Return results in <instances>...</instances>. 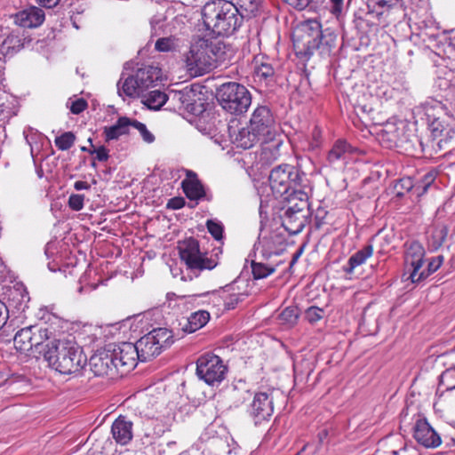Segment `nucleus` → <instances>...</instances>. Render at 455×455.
<instances>
[{"mask_svg": "<svg viewBox=\"0 0 455 455\" xmlns=\"http://www.w3.org/2000/svg\"><path fill=\"white\" fill-rule=\"evenodd\" d=\"M442 386L444 387L445 389L440 394V396H442L444 392L455 390V366L446 369L440 375L439 387ZM439 388L440 387H438L437 393L439 392Z\"/></svg>", "mask_w": 455, "mask_h": 455, "instance_id": "obj_43", "label": "nucleus"}, {"mask_svg": "<svg viewBox=\"0 0 455 455\" xmlns=\"http://www.w3.org/2000/svg\"><path fill=\"white\" fill-rule=\"evenodd\" d=\"M443 256L439 255L435 258H433L427 265V273H424L423 279L428 276L430 274L435 272L443 264Z\"/></svg>", "mask_w": 455, "mask_h": 455, "instance_id": "obj_54", "label": "nucleus"}, {"mask_svg": "<svg viewBox=\"0 0 455 455\" xmlns=\"http://www.w3.org/2000/svg\"><path fill=\"white\" fill-rule=\"evenodd\" d=\"M254 393L251 392L244 382L239 381L234 385L228 391V400L230 407L239 408L245 403H250Z\"/></svg>", "mask_w": 455, "mask_h": 455, "instance_id": "obj_28", "label": "nucleus"}, {"mask_svg": "<svg viewBox=\"0 0 455 455\" xmlns=\"http://www.w3.org/2000/svg\"><path fill=\"white\" fill-rule=\"evenodd\" d=\"M128 117L121 116L117 119L116 123L112 126H106L104 128V134L106 141L117 140L120 136L129 133L127 129Z\"/></svg>", "mask_w": 455, "mask_h": 455, "instance_id": "obj_34", "label": "nucleus"}, {"mask_svg": "<svg viewBox=\"0 0 455 455\" xmlns=\"http://www.w3.org/2000/svg\"><path fill=\"white\" fill-rule=\"evenodd\" d=\"M353 148L345 140H337L328 153L329 164H334L339 161L346 162L352 154Z\"/></svg>", "mask_w": 455, "mask_h": 455, "instance_id": "obj_30", "label": "nucleus"}, {"mask_svg": "<svg viewBox=\"0 0 455 455\" xmlns=\"http://www.w3.org/2000/svg\"><path fill=\"white\" fill-rule=\"evenodd\" d=\"M249 124L262 140L278 135L273 114L267 106L257 107L251 114Z\"/></svg>", "mask_w": 455, "mask_h": 455, "instance_id": "obj_12", "label": "nucleus"}, {"mask_svg": "<svg viewBox=\"0 0 455 455\" xmlns=\"http://www.w3.org/2000/svg\"><path fill=\"white\" fill-rule=\"evenodd\" d=\"M206 228L215 240L220 241L223 238L224 226L220 221L208 220L206 221Z\"/></svg>", "mask_w": 455, "mask_h": 455, "instance_id": "obj_47", "label": "nucleus"}, {"mask_svg": "<svg viewBox=\"0 0 455 455\" xmlns=\"http://www.w3.org/2000/svg\"><path fill=\"white\" fill-rule=\"evenodd\" d=\"M138 131L145 142L152 143L155 140V136L147 129L144 124Z\"/></svg>", "mask_w": 455, "mask_h": 455, "instance_id": "obj_60", "label": "nucleus"}, {"mask_svg": "<svg viewBox=\"0 0 455 455\" xmlns=\"http://www.w3.org/2000/svg\"><path fill=\"white\" fill-rule=\"evenodd\" d=\"M185 62L188 70L195 76H203L215 68L210 57L207 39L200 38L191 45Z\"/></svg>", "mask_w": 455, "mask_h": 455, "instance_id": "obj_9", "label": "nucleus"}, {"mask_svg": "<svg viewBox=\"0 0 455 455\" xmlns=\"http://www.w3.org/2000/svg\"><path fill=\"white\" fill-rule=\"evenodd\" d=\"M111 435L117 444H129L133 438V423L126 416H118L112 423Z\"/></svg>", "mask_w": 455, "mask_h": 455, "instance_id": "obj_20", "label": "nucleus"}, {"mask_svg": "<svg viewBox=\"0 0 455 455\" xmlns=\"http://www.w3.org/2000/svg\"><path fill=\"white\" fill-rule=\"evenodd\" d=\"M39 4L46 8H52L58 4L60 0H36Z\"/></svg>", "mask_w": 455, "mask_h": 455, "instance_id": "obj_62", "label": "nucleus"}, {"mask_svg": "<svg viewBox=\"0 0 455 455\" xmlns=\"http://www.w3.org/2000/svg\"><path fill=\"white\" fill-rule=\"evenodd\" d=\"M158 52H167L173 49V41L170 37L159 38L155 44Z\"/></svg>", "mask_w": 455, "mask_h": 455, "instance_id": "obj_52", "label": "nucleus"}, {"mask_svg": "<svg viewBox=\"0 0 455 455\" xmlns=\"http://www.w3.org/2000/svg\"><path fill=\"white\" fill-rule=\"evenodd\" d=\"M216 99L222 108L232 115L245 113L251 104V95L249 90L235 82L221 84L217 89Z\"/></svg>", "mask_w": 455, "mask_h": 455, "instance_id": "obj_5", "label": "nucleus"}, {"mask_svg": "<svg viewBox=\"0 0 455 455\" xmlns=\"http://www.w3.org/2000/svg\"><path fill=\"white\" fill-rule=\"evenodd\" d=\"M152 424L154 434L158 437L163 435L165 432L171 430V424L168 421L156 419L153 420Z\"/></svg>", "mask_w": 455, "mask_h": 455, "instance_id": "obj_50", "label": "nucleus"}, {"mask_svg": "<svg viewBox=\"0 0 455 455\" xmlns=\"http://www.w3.org/2000/svg\"><path fill=\"white\" fill-rule=\"evenodd\" d=\"M336 36L330 28L323 30L322 24L317 20L304 21L293 36V47L299 58L309 59L314 52L323 48L330 51L333 46Z\"/></svg>", "mask_w": 455, "mask_h": 455, "instance_id": "obj_4", "label": "nucleus"}, {"mask_svg": "<svg viewBox=\"0 0 455 455\" xmlns=\"http://www.w3.org/2000/svg\"><path fill=\"white\" fill-rule=\"evenodd\" d=\"M121 81L117 84V92L119 96H127V97H133L136 94L142 93L138 81L136 79L135 74L133 76H128L122 85H120Z\"/></svg>", "mask_w": 455, "mask_h": 455, "instance_id": "obj_38", "label": "nucleus"}, {"mask_svg": "<svg viewBox=\"0 0 455 455\" xmlns=\"http://www.w3.org/2000/svg\"><path fill=\"white\" fill-rule=\"evenodd\" d=\"M435 179H436L435 172L430 171V172H427L422 177L420 181L416 183V196L418 197L423 196L427 191L429 187L434 183Z\"/></svg>", "mask_w": 455, "mask_h": 455, "instance_id": "obj_45", "label": "nucleus"}, {"mask_svg": "<svg viewBox=\"0 0 455 455\" xmlns=\"http://www.w3.org/2000/svg\"><path fill=\"white\" fill-rule=\"evenodd\" d=\"M280 262L276 263H266L263 261H255L252 260L251 267V273L254 277V279H263L267 278L270 275L275 272L277 267L279 266Z\"/></svg>", "mask_w": 455, "mask_h": 455, "instance_id": "obj_35", "label": "nucleus"}, {"mask_svg": "<svg viewBox=\"0 0 455 455\" xmlns=\"http://www.w3.org/2000/svg\"><path fill=\"white\" fill-rule=\"evenodd\" d=\"M274 76L275 70L270 63L260 61L258 58L254 60V82L264 86H268L274 83Z\"/></svg>", "mask_w": 455, "mask_h": 455, "instance_id": "obj_25", "label": "nucleus"}, {"mask_svg": "<svg viewBox=\"0 0 455 455\" xmlns=\"http://www.w3.org/2000/svg\"><path fill=\"white\" fill-rule=\"evenodd\" d=\"M76 136L72 132H66L55 138V146L62 151L68 150L75 143Z\"/></svg>", "mask_w": 455, "mask_h": 455, "instance_id": "obj_46", "label": "nucleus"}, {"mask_svg": "<svg viewBox=\"0 0 455 455\" xmlns=\"http://www.w3.org/2000/svg\"><path fill=\"white\" fill-rule=\"evenodd\" d=\"M261 148L259 156V162L262 165H270L279 159L281 156V148L283 145V140L280 134L264 140L260 143Z\"/></svg>", "mask_w": 455, "mask_h": 455, "instance_id": "obj_19", "label": "nucleus"}, {"mask_svg": "<svg viewBox=\"0 0 455 455\" xmlns=\"http://www.w3.org/2000/svg\"><path fill=\"white\" fill-rule=\"evenodd\" d=\"M6 320V307L5 304L0 300V328L4 324Z\"/></svg>", "mask_w": 455, "mask_h": 455, "instance_id": "obj_61", "label": "nucleus"}, {"mask_svg": "<svg viewBox=\"0 0 455 455\" xmlns=\"http://www.w3.org/2000/svg\"><path fill=\"white\" fill-rule=\"evenodd\" d=\"M403 0H367L369 13L381 16L389 12L392 9L401 6Z\"/></svg>", "mask_w": 455, "mask_h": 455, "instance_id": "obj_31", "label": "nucleus"}, {"mask_svg": "<svg viewBox=\"0 0 455 455\" xmlns=\"http://www.w3.org/2000/svg\"><path fill=\"white\" fill-rule=\"evenodd\" d=\"M394 188L395 195L398 197H403L406 193L409 192L416 194V184L410 177H403L397 180Z\"/></svg>", "mask_w": 455, "mask_h": 455, "instance_id": "obj_44", "label": "nucleus"}, {"mask_svg": "<svg viewBox=\"0 0 455 455\" xmlns=\"http://www.w3.org/2000/svg\"><path fill=\"white\" fill-rule=\"evenodd\" d=\"M329 433H328V430L327 429H322L318 432L317 434V439H318V443L319 444H323L324 440L327 438Z\"/></svg>", "mask_w": 455, "mask_h": 455, "instance_id": "obj_64", "label": "nucleus"}, {"mask_svg": "<svg viewBox=\"0 0 455 455\" xmlns=\"http://www.w3.org/2000/svg\"><path fill=\"white\" fill-rule=\"evenodd\" d=\"M232 141L237 148L249 149L257 143H261L262 140L254 129L248 124L247 126L238 129L237 131L229 130Z\"/></svg>", "mask_w": 455, "mask_h": 455, "instance_id": "obj_22", "label": "nucleus"}, {"mask_svg": "<svg viewBox=\"0 0 455 455\" xmlns=\"http://www.w3.org/2000/svg\"><path fill=\"white\" fill-rule=\"evenodd\" d=\"M430 130H431V133L435 139H437L439 137L441 138L437 141V145L439 148H442L441 144L443 141L447 142V139L449 137H451L450 133H451V130L450 128H448L447 126H445L443 124V122L440 120L439 117L434 118V120L430 124Z\"/></svg>", "mask_w": 455, "mask_h": 455, "instance_id": "obj_39", "label": "nucleus"}, {"mask_svg": "<svg viewBox=\"0 0 455 455\" xmlns=\"http://www.w3.org/2000/svg\"><path fill=\"white\" fill-rule=\"evenodd\" d=\"M87 107H88L87 101L83 98H79L71 102L69 109H70L71 113L75 114V115H78V114L82 113L83 111H84Z\"/></svg>", "mask_w": 455, "mask_h": 455, "instance_id": "obj_53", "label": "nucleus"}, {"mask_svg": "<svg viewBox=\"0 0 455 455\" xmlns=\"http://www.w3.org/2000/svg\"><path fill=\"white\" fill-rule=\"evenodd\" d=\"M268 182L275 197H283L288 204L296 201L297 191L309 189L306 174L298 167L288 164L273 168L268 176Z\"/></svg>", "mask_w": 455, "mask_h": 455, "instance_id": "obj_3", "label": "nucleus"}, {"mask_svg": "<svg viewBox=\"0 0 455 455\" xmlns=\"http://www.w3.org/2000/svg\"><path fill=\"white\" fill-rule=\"evenodd\" d=\"M136 79L142 93L150 87L155 86L162 76V70L158 67L145 66L139 68L136 73Z\"/></svg>", "mask_w": 455, "mask_h": 455, "instance_id": "obj_24", "label": "nucleus"}, {"mask_svg": "<svg viewBox=\"0 0 455 455\" xmlns=\"http://www.w3.org/2000/svg\"><path fill=\"white\" fill-rule=\"evenodd\" d=\"M247 297L246 293H232L225 299V307L234 309L236 305Z\"/></svg>", "mask_w": 455, "mask_h": 455, "instance_id": "obj_49", "label": "nucleus"}, {"mask_svg": "<svg viewBox=\"0 0 455 455\" xmlns=\"http://www.w3.org/2000/svg\"><path fill=\"white\" fill-rule=\"evenodd\" d=\"M32 325L24 327L18 331L13 338L15 348L20 352L31 350Z\"/></svg>", "mask_w": 455, "mask_h": 455, "instance_id": "obj_33", "label": "nucleus"}, {"mask_svg": "<svg viewBox=\"0 0 455 455\" xmlns=\"http://www.w3.org/2000/svg\"><path fill=\"white\" fill-rule=\"evenodd\" d=\"M274 413V400L271 393L256 392L246 405V414L255 426L268 422Z\"/></svg>", "mask_w": 455, "mask_h": 455, "instance_id": "obj_11", "label": "nucleus"}, {"mask_svg": "<svg viewBox=\"0 0 455 455\" xmlns=\"http://www.w3.org/2000/svg\"><path fill=\"white\" fill-rule=\"evenodd\" d=\"M84 196L72 194L68 198V206L71 210L78 212L84 208Z\"/></svg>", "mask_w": 455, "mask_h": 455, "instance_id": "obj_51", "label": "nucleus"}, {"mask_svg": "<svg viewBox=\"0 0 455 455\" xmlns=\"http://www.w3.org/2000/svg\"><path fill=\"white\" fill-rule=\"evenodd\" d=\"M343 1L344 0H330V12L331 14L336 16L337 18L341 14L343 10Z\"/></svg>", "mask_w": 455, "mask_h": 455, "instance_id": "obj_58", "label": "nucleus"}, {"mask_svg": "<svg viewBox=\"0 0 455 455\" xmlns=\"http://www.w3.org/2000/svg\"><path fill=\"white\" fill-rule=\"evenodd\" d=\"M242 20L259 15L263 12V0H233Z\"/></svg>", "mask_w": 455, "mask_h": 455, "instance_id": "obj_27", "label": "nucleus"}, {"mask_svg": "<svg viewBox=\"0 0 455 455\" xmlns=\"http://www.w3.org/2000/svg\"><path fill=\"white\" fill-rule=\"evenodd\" d=\"M210 320V313L205 310H198L190 315L189 317L180 322L179 325L185 333H193L203 328Z\"/></svg>", "mask_w": 455, "mask_h": 455, "instance_id": "obj_26", "label": "nucleus"}, {"mask_svg": "<svg viewBox=\"0 0 455 455\" xmlns=\"http://www.w3.org/2000/svg\"><path fill=\"white\" fill-rule=\"evenodd\" d=\"M448 235V228L446 226L441 225L434 227L427 236L428 246L432 250L439 249L444 243Z\"/></svg>", "mask_w": 455, "mask_h": 455, "instance_id": "obj_37", "label": "nucleus"}, {"mask_svg": "<svg viewBox=\"0 0 455 455\" xmlns=\"http://www.w3.org/2000/svg\"><path fill=\"white\" fill-rule=\"evenodd\" d=\"M425 249L418 241H412L407 245L405 263L412 268L410 278L412 283H419L423 279L424 272L418 273L423 264Z\"/></svg>", "mask_w": 455, "mask_h": 455, "instance_id": "obj_15", "label": "nucleus"}, {"mask_svg": "<svg viewBox=\"0 0 455 455\" xmlns=\"http://www.w3.org/2000/svg\"><path fill=\"white\" fill-rule=\"evenodd\" d=\"M32 339H31V350L35 348H38L40 346L44 344V342L47 341L52 332L49 331L48 328H44L38 325H32Z\"/></svg>", "mask_w": 455, "mask_h": 455, "instance_id": "obj_41", "label": "nucleus"}, {"mask_svg": "<svg viewBox=\"0 0 455 455\" xmlns=\"http://www.w3.org/2000/svg\"><path fill=\"white\" fill-rule=\"evenodd\" d=\"M185 203L186 202L183 197H180V196L172 197L168 201L166 207L168 209H172V210H179V209H181L185 205Z\"/></svg>", "mask_w": 455, "mask_h": 455, "instance_id": "obj_59", "label": "nucleus"}, {"mask_svg": "<svg viewBox=\"0 0 455 455\" xmlns=\"http://www.w3.org/2000/svg\"><path fill=\"white\" fill-rule=\"evenodd\" d=\"M196 92L193 89L188 87L175 92L174 99L180 103V108L188 111L191 114H196L197 111V106L196 101Z\"/></svg>", "mask_w": 455, "mask_h": 455, "instance_id": "obj_32", "label": "nucleus"}, {"mask_svg": "<svg viewBox=\"0 0 455 455\" xmlns=\"http://www.w3.org/2000/svg\"><path fill=\"white\" fill-rule=\"evenodd\" d=\"M48 365L60 374H75L86 364L87 358L74 337L53 339L43 353Z\"/></svg>", "mask_w": 455, "mask_h": 455, "instance_id": "obj_1", "label": "nucleus"}, {"mask_svg": "<svg viewBox=\"0 0 455 455\" xmlns=\"http://www.w3.org/2000/svg\"><path fill=\"white\" fill-rule=\"evenodd\" d=\"M372 244H367L363 246L361 250L357 251L348 259L347 263L342 267L343 272H345L347 275L353 274L355 268L364 264L365 261L372 256Z\"/></svg>", "mask_w": 455, "mask_h": 455, "instance_id": "obj_29", "label": "nucleus"}, {"mask_svg": "<svg viewBox=\"0 0 455 455\" xmlns=\"http://www.w3.org/2000/svg\"><path fill=\"white\" fill-rule=\"evenodd\" d=\"M177 249L180 260L191 271L212 270L217 266V261L207 256V252L200 251L199 242L193 237L178 243Z\"/></svg>", "mask_w": 455, "mask_h": 455, "instance_id": "obj_8", "label": "nucleus"}, {"mask_svg": "<svg viewBox=\"0 0 455 455\" xmlns=\"http://www.w3.org/2000/svg\"><path fill=\"white\" fill-rule=\"evenodd\" d=\"M413 437L418 443L426 448H436L441 443L440 435L426 419H419L413 427Z\"/></svg>", "mask_w": 455, "mask_h": 455, "instance_id": "obj_17", "label": "nucleus"}, {"mask_svg": "<svg viewBox=\"0 0 455 455\" xmlns=\"http://www.w3.org/2000/svg\"><path fill=\"white\" fill-rule=\"evenodd\" d=\"M116 355H113L111 345L103 350H100L92 355L89 360V366L95 376H110L114 378L117 375L116 362L114 361Z\"/></svg>", "mask_w": 455, "mask_h": 455, "instance_id": "obj_14", "label": "nucleus"}, {"mask_svg": "<svg viewBox=\"0 0 455 455\" xmlns=\"http://www.w3.org/2000/svg\"><path fill=\"white\" fill-rule=\"evenodd\" d=\"M421 107L426 110L427 116H430V110H435V108H442V102L435 100H427L425 102L421 103Z\"/></svg>", "mask_w": 455, "mask_h": 455, "instance_id": "obj_57", "label": "nucleus"}, {"mask_svg": "<svg viewBox=\"0 0 455 455\" xmlns=\"http://www.w3.org/2000/svg\"><path fill=\"white\" fill-rule=\"evenodd\" d=\"M227 371L222 359L213 354L203 355L196 361V375L209 386L219 385L225 379Z\"/></svg>", "mask_w": 455, "mask_h": 455, "instance_id": "obj_10", "label": "nucleus"}, {"mask_svg": "<svg viewBox=\"0 0 455 455\" xmlns=\"http://www.w3.org/2000/svg\"><path fill=\"white\" fill-rule=\"evenodd\" d=\"M283 238L276 232H271L259 238L256 250L260 253L263 260H268L273 255H279L283 250Z\"/></svg>", "mask_w": 455, "mask_h": 455, "instance_id": "obj_18", "label": "nucleus"}, {"mask_svg": "<svg viewBox=\"0 0 455 455\" xmlns=\"http://www.w3.org/2000/svg\"><path fill=\"white\" fill-rule=\"evenodd\" d=\"M294 9L298 11H303L307 7H310L312 0H283Z\"/></svg>", "mask_w": 455, "mask_h": 455, "instance_id": "obj_56", "label": "nucleus"}, {"mask_svg": "<svg viewBox=\"0 0 455 455\" xmlns=\"http://www.w3.org/2000/svg\"><path fill=\"white\" fill-rule=\"evenodd\" d=\"M299 310L296 306H289L285 307L278 315L280 323L287 327H291L297 323Z\"/></svg>", "mask_w": 455, "mask_h": 455, "instance_id": "obj_42", "label": "nucleus"}, {"mask_svg": "<svg viewBox=\"0 0 455 455\" xmlns=\"http://www.w3.org/2000/svg\"><path fill=\"white\" fill-rule=\"evenodd\" d=\"M323 310L318 307H310L305 312V317L311 323H316L323 318Z\"/></svg>", "mask_w": 455, "mask_h": 455, "instance_id": "obj_48", "label": "nucleus"}, {"mask_svg": "<svg viewBox=\"0 0 455 455\" xmlns=\"http://www.w3.org/2000/svg\"><path fill=\"white\" fill-rule=\"evenodd\" d=\"M181 188L186 196L191 201H198L203 198L208 201L211 200V197L205 192L204 185L198 180L196 173L192 171L187 172V177L182 180Z\"/></svg>", "mask_w": 455, "mask_h": 455, "instance_id": "obj_21", "label": "nucleus"}, {"mask_svg": "<svg viewBox=\"0 0 455 455\" xmlns=\"http://www.w3.org/2000/svg\"><path fill=\"white\" fill-rule=\"evenodd\" d=\"M172 331L166 328H156L134 343L140 362H148L159 355L173 343Z\"/></svg>", "mask_w": 455, "mask_h": 455, "instance_id": "obj_6", "label": "nucleus"}, {"mask_svg": "<svg viewBox=\"0 0 455 455\" xmlns=\"http://www.w3.org/2000/svg\"><path fill=\"white\" fill-rule=\"evenodd\" d=\"M168 97L164 92L159 90H154L145 96L143 103L150 109L158 110L164 105Z\"/></svg>", "mask_w": 455, "mask_h": 455, "instance_id": "obj_40", "label": "nucleus"}, {"mask_svg": "<svg viewBox=\"0 0 455 455\" xmlns=\"http://www.w3.org/2000/svg\"><path fill=\"white\" fill-rule=\"evenodd\" d=\"M88 153L91 155L95 154V158L100 162H105L109 157L108 150L104 146H101L98 148H92V150H88Z\"/></svg>", "mask_w": 455, "mask_h": 455, "instance_id": "obj_55", "label": "nucleus"}, {"mask_svg": "<svg viewBox=\"0 0 455 455\" xmlns=\"http://www.w3.org/2000/svg\"><path fill=\"white\" fill-rule=\"evenodd\" d=\"M113 355H116L114 361L116 362L117 374L124 375L134 369L137 362L140 361V355L133 343L124 342L111 347Z\"/></svg>", "mask_w": 455, "mask_h": 455, "instance_id": "obj_13", "label": "nucleus"}, {"mask_svg": "<svg viewBox=\"0 0 455 455\" xmlns=\"http://www.w3.org/2000/svg\"><path fill=\"white\" fill-rule=\"evenodd\" d=\"M296 201L288 204L281 216L282 226L290 235L300 233L307 223L309 213L308 192L297 191Z\"/></svg>", "mask_w": 455, "mask_h": 455, "instance_id": "obj_7", "label": "nucleus"}, {"mask_svg": "<svg viewBox=\"0 0 455 455\" xmlns=\"http://www.w3.org/2000/svg\"><path fill=\"white\" fill-rule=\"evenodd\" d=\"M6 312L9 310L24 312L28 307L30 297L27 288L21 283H16L9 287L5 292Z\"/></svg>", "mask_w": 455, "mask_h": 455, "instance_id": "obj_16", "label": "nucleus"}, {"mask_svg": "<svg viewBox=\"0 0 455 455\" xmlns=\"http://www.w3.org/2000/svg\"><path fill=\"white\" fill-rule=\"evenodd\" d=\"M207 44L209 47L210 57L213 60L214 68H216L218 63H221L226 60L227 46L221 41H212L209 39H207Z\"/></svg>", "mask_w": 455, "mask_h": 455, "instance_id": "obj_36", "label": "nucleus"}, {"mask_svg": "<svg viewBox=\"0 0 455 455\" xmlns=\"http://www.w3.org/2000/svg\"><path fill=\"white\" fill-rule=\"evenodd\" d=\"M44 20V11L35 6L19 12L14 17L15 23L23 28H36L40 26Z\"/></svg>", "mask_w": 455, "mask_h": 455, "instance_id": "obj_23", "label": "nucleus"}, {"mask_svg": "<svg viewBox=\"0 0 455 455\" xmlns=\"http://www.w3.org/2000/svg\"><path fill=\"white\" fill-rule=\"evenodd\" d=\"M74 188L76 190H88L90 189L91 186L86 181L77 180L75 182Z\"/></svg>", "mask_w": 455, "mask_h": 455, "instance_id": "obj_63", "label": "nucleus"}, {"mask_svg": "<svg viewBox=\"0 0 455 455\" xmlns=\"http://www.w3.org/2000/svg\"><path fill=\"white\" fill-rule=\"evenodd\" d=\"M202 19L206 29L217 36L232 35L243 22L233 1L227 0L207 3L202 10Z\"/></svg>", "mask_w": 455, "mask_h": 455, "instance_id": "obj_2", "label": "nucleus"}]
</instances>
